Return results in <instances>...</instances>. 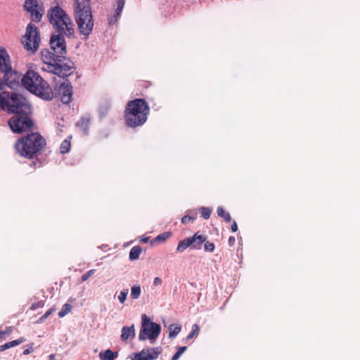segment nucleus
I'll use <instances>...</instances> for the list:
<instances>
[{"label": "nucleus", "mask_w": 360, "mask_h": 360, "mask_svg": "<svg viewBox=\"0 0 360 360\" xmlns=\"http://www.w3.org/2000/svg\"><path fill=\"white\" fill-rule=\"evenodd\" d=\"M187 347L186 346L179 347H178L177 353L180 355H181L186 350Z\"/></svg>", "instance_id": "nucleus-43"}, {"label": "nucleus", "mask_w": 360, "mask_h": 360, "mask_svg": "<svg viewBox=\"0 0 360 360\" xmlns=\"http://www.w3.org/2000/svg\"><path fill=\"white\" fill-rule=\"evenodd\" d=\"M171 236H172V233L171 232H168V231L167 232H164V233L158 235V236H156L154 240L165 242L167 239H169Z\"/></svg>", "instance_id": "nucleus-31"}, {"label": "nucleus", "mask_w": 360, "mask_h": 360, "mask_svg": "<svg viewBox=\"0 0 360 360\" xmlns=\"http://www.w3.org/2000/svg\"><path fill=\"white\" fill-rule=\"evenodd\" d=\"M95 271H96V270H94V269L88 271L87 272H86L85 274H84L82 275V276L81 278V281L82 282L87 281L95 273Z\"/></svg>", "instance_id": "nucleus-34"}, {"label": "nucleus", "mask_w": 360, "mask_h": 360, "mask_svg": "<svg viewBox=\"0 0 360 360\" xmlns=\"http://www.w3.org/2000/svg\"><path fill=\"white\" fill-rule=\"evenodd\" d=\"M54 311L53 308L48 310L38 320V323H42L46 319H47Z\"/></svg>", "instance_id": "nucleus-35"}, {"label": "nucleus", "mask_w": 360, "mask_h": 360, "mask_svg": "<svg viewBox=\"0 0 360 360\" xmlns=\"http://www.w3.org/2000/svg\"><path fill=\"white\" fill-rule=\"evenodd\" d=\"M70 141L65 139L60 144V153L65 154L70 150Z\"/></svg>", "instance_id": "nucleus-30"}, {"label": "nucleus", "mask_w": 360, "mask_h": 360, "mask_svg": "<svg viewBox=\"0 0 360 360\" xmlns=\"http://www.w3.org/2000/svg\"><path fill=\"white\" fill-rule=\"evenodd\" d=\"M39 43L40 36L39 29L32 23L28 24L25 35L22 39V44L25 49L34 53L39 49Z\"/></svg>", "instance_id": "nucleus-8"}, {"label": "nucleus", "mask_w": 360, "mask_h": 360, "mask_svg": "<svg viewBox=\"0 0 360 360\" xmlns=\"http://www.w3.org/2000/svg\"><path fill=\"white\" fill-rule=\"evenodd\" d=\"M191 242V248L193 249H200L201 245L204 243L207 239L205 235H200L198 233H195L192 237H189Z\"/></svg>", "instance_id": "nucleus-16"}, {"label": "nucleus", "mask_w": 360, "mask_h": 360, "mask_svg": "<svg viewBox=\"0 0 360 360\" xmlns=\"http://www.w3.org/2000/svg\"><path fill=\"white\" fill-rule=\"evenodd\" d=\"M162 283V280L159 277H155L153 281L154 285H159Z\"/></svg>", "instance_id": "nucleus-44"}, {"label": "nucleus", "mask_w": 360, "mask_h": 360, "mask_svg": "<svg viewBox=\"0 0 360 360\" xmlns=\"http://www.w3.org/2000/svg\"><path fill=\"white\" fill-rule=\"evenodd\" d=\"M4 335H5V333H4V331H0V339L3 338Z\"/></svg>", "instance_id": "nucleus-52"}, {"label": "nucleus", "mask_w": 360, "mask_h": 360, "mask_svg": "<svg viewBox=\"0 0 360 360\" xmlns=\"http://www.w3.org/2000/svg\"><path fill=\"white\" fill-rule=\"evenodd\" d=\"M13 332V328L12 327H8L6 328V330L4 331L5 333V335L11 334Z\"/></svg>", "instance_id": "nucleus-47"}, {"label": "nucleus", "mask_w": 360, "mask_h": 360, "mask_svg": "<svg viewBox=\"0 0 360 360\" xmlns=\"http://www.w3.org/2000/svg\"><path fill=\"white\" fill-rule=\"evenodd\" d=\"M38 7V4L35 0H25L24 4V8L28 13L32 11Z\"/></svg>", "instance_id": "nucleus-25"}, {"label": "nucleus", "mask_w": 360, "mask_h": 360, "mask_svg": "<svg viewBox=\"0 0 360 360\" xmlns=\"http://www.w3.org/2000/svg\"><path fill=\"white\" fill-rule=\"evenodd\" d=\"M236 242V239L233 236H230L229 238V243L230 245H233Z\"/></svg>", "instance_id": "nucleus-45"}, {"label": "nucleus", "mask_w": 360, "mask_h": 360, "mask_svg": "<svg viewBox=\"0 0 360 360\" xmlns=\"http://www.w3.org/2000/svg\"><path fill=\"white\" fill-rule=\"evenodd\" d=\"M109 105H105L104 106H101L99 108V113L101 117H104L109 109Z\"/></svg>", "instance_id": "nucleus-36"}, {"label": "nucleus", "mask_w": 360, "mask_h": 360, "mask_svg": "<svg viewBox=\"0 0 360 360\" xmlns=\"http://www.w3.org/2000/svg\"><path fill=\"white\" fill-rule=\"evenodd\" d=\"M89 0H75V20L79 32L87 38L91 33L94 27V20Z\"/></svg>", "instance_id": "nucleus-7"}, {"label": "nucleus", "mask_w": 360, "mask_h": 360, "mask_svg": "<svg viewBox=\"0 0 360 360\" xmlns=\"http://www.w3.org/2000/svg\"><path fill=\"white\" fill-rule=\"evenodd\" d=\"M25 340L23 338H20L18 340L6 342L4 345H2L0 346V352H3L7 349L12 347L17 346V345L21 344L22 342H25Z\"/></svg>", "instance_id": "nucleus-20"}, {"label": "nucleus", "mask_w": 360, "mask_h": 360, "mask_svg": "<svg viewBox=\"0 0 360 360\" xmlns=\"http://www.w3.org/2000/svg\"><path fill=\"white\" fill-rule=\"evenodd\" d=\"M47 18L56 33L63 34L68 38L75 36V25L67 12L58 5L51 7Z\"/></svg>", "instance_id": "nucleus-3"}, {"label": "nucleus", "mask_w": 360, "mask_h": 360, "mask_svg": "<svg viewBox=\"0 0 360 360\" xmlns=\"http://www.w3.org/2000/svg\"><path fill=\"white\" fill-rule=\"evenodd\" d=\"M127 295V294H120V295L117 296V299L119 300V301H120L121 303H124V302L126 300Z\"/></svg>", "instance_id": "nucleus-39"}, {"label": "nucleus", "mask_w": 360, "mask_h": 360, "mask_svg": "<svg viewBox=\"0 0 360 360\" xmlns=\"http://www.w3.org/2000/svg\"><path fill=\"white\" fill-rule=\"evenodd\" d=\"M191 242H192V240H190L189 237L181 240L178 243V245L176 248V251L179 252H182L186 249H187L188 247L191 248Z\"/></svg>", "instance_id": "nucleus-22"}, {"label": "nucleus", "mask_w": 360, "mask_h": 360, "mask_svg": "<svg viewBox=\"0 0 360 360\" xmlns=\"http://www.w3.org/2000/svg\"><path fill=\"white\" fill-rule=\"evenodd\" d=\"M33 352H34V348L32 347H30L29 348H27L23 351V354L28 355Z\"/></svg>", "instance_id": "nucleus-41"}, {"label": "nucleus", "mask_w": 360, "mask_h": 360, "mask_svg": "<svg viewBox=\"0 0 360 360\" xmlns=\"http://www.w3.org/2000/svg\"><path fill=\"white\" fill-rule=\"evenodd\" d=\"M29 13L30 14V17L32 21L39 22L41 20L43 12L42 10L39 8V6L34 10H32V11Z\"/></svg>", "instance_id": "nucleus-21"}, {"label": "nucleus", "mask_w": 360, "mask_h": 360, "mask_svg": "<svg viewBox=\"0 0 360 360\" xmlns=\"http://www.w3.org/2000/svg\"><path fill=\"white\" fill-rule=\"evenodd\" d=\"M1 109L8 113L14 114L8 120V126L13 132L21 134L34 126L29 116L32 112L31 106L22 96L19 95L13 99V102H9Z\"/></svg>", "instance_id": "nucleus-1"}, {"label": "nucleus", "mask_w": 360, "mask_h": 360, "mask_svg": "<svg viewBox=\"0 0 360 360\" xmlns=\"http://www.w3.org/2000/svg\"><path fill=\"white\" fill-rule=\"evenodd\" d=\"M41 60L44 63L43 70L56 75L60 77H66L70 75L75 67L73 62L67 60L63 62V60L56 57V53L51 50L43 49L41 51Z\"/></svg>", "instance_id": "nucleus-4"}, {"label": "nucleus", "mask_w": 360, "mask_h": 360, "mask_svg": "<svg viewBox=\"0 0 360 360\" xmlns=\"http://www.w3.org/2000/svg\"><path fill=\"white\" fill-rule=\"evenodd\" d=\"M180 356H181V355H180V354H179L177 352H176V353L173 355V356H172V360H178V359H179Z\"/></svg>", "instance_id": "nucleus-48"}, {"label": "nucleus", "mask_w": 360, "mask_h": 360, "mask_svg": "<svg viewBox=\"0 0 360 360\" xmlns=\"http://www.w3.org/2000/svg\"><path fill=\"white\" fill-rule=\"evenodd\" d=\"M149 106L144 99L136 98L129 101L125 110L126 124L130 127L143 125L147 120Z\"/></svg>", "instance_id": "nucleus-6"}, {"label": "nucleus", "mask_w": 360, "mask_h": 360, "mask_svg": "<svg viewBox=\"0 0 360 360\" xmlns=\"http://www.w3.org/2000/svg\"><path fill=\"white\" fill-rule=\"evenodd\" d=\"M125 4V0H116V10L114 15L115 20L117 21L121 15Z\"/></svg>", "instance_id": "nucleus-23"}, {"label": "nucleus", "mask_w": 360, "mask_h": 360, "mask_svg": "<svg viewBox=\"0 0 360 360\" xmlns=\"http://www.w3.org/2000/svg\"><path fill=\"white\" fill-rule=\"evenodd\" d=\"M135 336V330L134 325L131 326H124L122 328L121 339L127 341L129 338H133Z\"/></svg>", "instance_id": "nucleus-17"}, {"label": "nucleus", "mask_w": 360, "mask_h": 360, "mask_svg": "<svg viewBox=\"0 0 360 360\" xmlns=\"http://www.w3.org/2000/svg\"><path fill=\"white\" fill-rule=\"evenodd\" d=\"M141 289L139 285H134L131 288V292H141Z\"/></svg>", "instance_id": "nucleus-40"}, {"label": "nucleus", "mask_w": 360, "mask_h": 360, "mask_svg": "<svg viewBox=\"0 0 360 360\" xmlns=\"http://www.w3.org/2000/svg\"><path fill=\"white\" fill-rule=\"evenodd\" d=\"M195 220V218L193 217H191L189 215H186L184 217H182L181 219V222L182 224H187L190 221H193Z\"/></svg>", "instance_id": "nucleus-37"}, {"label": "nucleus", "mask_w": 360, "mask_h": 360, "mask_svg": "<svg viewBox=\"0 0 360 360\" xmlns=\"http://www.w3.org/2000/svg\"><path fill=\"white\" fill-rule=\"evenodd\" d=\"M4 88V84L0 79V108H2L9 102H13V99L20 95L15 93L3 91Z\"/></svg>", "instance_id": "nucleus-14"}, {"label": "nucleus", "mask_w": 360, "mask_h": 360, "mask_svg": "<svg viewBox=\"0 0 360 360\" xmlns=\"http://www.w3.org/2000/svg\"><path fill=\"white\" fill-rule=\"evenodd\" d=\"M133 299H137L140 294H131Z\"/></svg>", "instance_id": "nucleus-50"}, {"label": "nucleus", "mask_w": 360, "mask_h": 360, "mask_svg": "<svg viewBox=\"0 0 360 360\" xmlns=\"http://www.w3.org/2000/svg\"><path fill=\"white\" fill-rule=\"evenodd\" d=\"M217 214L224 218V220L226 221V222H231V215L229 212H226L224 208L222 207H219L217 208Z\"/></svg>", "instance_id": "nucleus-27"}, {"label": "nucleus", "mask_w": 360, "mask_h": 360, "mask_svg": "<svg viewBox=\"0 0 360 360\" xmlns=\"http://www.w3.org/2000/svg\"><path fill=\"white\" fill-rule=\"evenodd\" d=\"M181 327L179 325H170L169 326V338L176 337L181 331Z\"/></svg>", "instance_id": "nucleus-26"}, {"label": "nucleus", "mask_w": 360, "mask_h": 360, "mask_svg": "<svg viewBox=\"0 0 360 360\" xmlns=\"http://www.w3.org/2000/svg\"><path fill=\"white\" fill-rule=\"evenodd\" d=\"M148 240H149V238H143L141 239V241L143 243H147L148 241Z\"/></svg>", "instance_id": "nucleus-51"}, {"label": "nucleus", "mask_w": 360, "mask_h": 360, "mask_svg": "<svg viewBox=\"0 0 360 360\" xmlns=\"http://www.w3.org/2000/svg\"><path fill=\"white\" fill-rule=\"evenodd\" d=\"M200 333V327L197 324H193L192 326V330L186 337V340L192 339L194 336H197Z\"/></svg>", "instance_id": "nucleus-28"}, {"label": "nucleus", "mask_w": 360, "mask_h": 360, "mask_svg": "<svg viewBox=\"0 0 360 360\" xmlns=\"http://www.w3.org/2000/svg\"><path fill=\"white\" fill-rule=\"evenodd\" d=\"M187 347L186 346L179 347H178L177 353L180 355H181L186 350Z\"/></svg>", "instance_id": "nucleus-42"}, {"label": "nucleus", "mask_w": 360, "mask_h": 360, "mask_svg": "<svg viewBox=\"0 0 360 360\" xmlns=\"http://www.w3.org/2000/svg\"><path fill=\"white\" fill-rule=\"evenodd\" d=\"M215 248V245L213 243L210 241L205 242L204 249L206 252H213Z\"/></svg>", "instance_id": "nucleus-33"}, {"label": "nucleus", "mask_w": 360, "mask_h": 360, "mask_svg": "<svg viewBox=\"0 0 360 360\" xmlns=\"http://www.w3.org/2000/svg\"><path fill=\"white\" fill-rule=\"evenodd\" d=\"M238 230L237 224L234 221L231 225V231L236 232Z\"/></svg>", "instance_id": "nucleus-46"}, {"label": "nucleus", "mask_w": 360, "mask_h": 360, "mask_svg": "<svg viewBox=\"0 0 360 360\" xmlns=\"http://www.w3.org/2000/svg\"><path fill=\"white\" fill-rule=\"evenodd\" d=\"M49 360H56V356L54 354H51L49 356Z\"/></svg>", "instance_id": "nucleus-49"}, {"label": "nucleus", "mask_w": 360, "mask_h": 360, "mask_svg": "<svg viewBox=\"0 0 360 360\" xmlns=\"http://www.w3.org/2000/svg\"><path fill=\"white\" fill-rule=\"evenodd\" d=\"M11 61L9 54L6 49L0 46V72L11 70Z\"/></svg>", "instance_id": "nucleus-15"}, {"label": "nucleus", "mask_w": 360, "mask_h": 360, "mask_svg": "<svg viewBox=\"0 0 360 360\" xmlns=\"http://www.w3.org/2000/svg\"><path fill=\"white\" fill-rule=\"evenodd\" d=\"M5 84L10 89H15L22 85L21 79L22 78L21 74L16 70H13L12 66L11 70L4 71Z\"/></svg>", "instance_id": "nucleus-11"}, {"label": "nucleus", "mask_w": 360, "mask_h": 360, "mask_svg": "<svg viewBox=\"0 0 360 360\" xmlns=\"http://www.w3.org/2000/svg\"><path fill=\"white\" fill-rule=\"evenodd\" d=\"M44 306V302L41 301V302H35V303H33L32 304V307H31V309H37L39 307H42Z\"/></svg>", "instance_id": "nucleus-38"}, {"label": "nucleus", "mask_w": 360, "mask_h": 360, "mask_svg": "<svg viewBox=\"0 0 360 360\" xmlns=\"http://www.w3.org/2000/svg\"><path fill=\"white\" fill-rule=\"evenodd\" d=\"M46 144L45 139L39 133L32 132L19 139L15 143V148L20 156L31 159L39 154Z\"/></svg>", "instance_id": "nucleus-2"}, {"label": "nucleus", "mask_w": 360, "mask_h": 360, "mask_svg": "<svg viewBox=\"0 0 360 360\" xmlns=\"http://www.w3.org/2000/svg\"><path fill=\"white\" fill-rule=\"evenodd\" d=\"M58 94L60 96L61 101L68 104L72 100V86L70 82H63L58 88Z\"/></svg>", "instance_id": "nucleus-13"}, {"label": "nucleus", "mask_w": 360, "mask_h": 360, "mask_svg": "<svg viewBox=\"0 0 360 360\" xmlns=\"http://www.w3.org/2000/svg\"><path fill=\"white\" fill-rule=\"evenodd\" d=\"M161 350L159 347H152L142 349L140 352L134 353L132 360H155L160 355Z\"/></svg>", "instance_id": "nucleus-12"}, {"label": "nucleus", "mask_w": 360, "mask_h": 360, "mask_svg": "<svg viewBox=\"0 0 360 360\" xmlns=\"http://www.w3.org/2000/svg\"><path fill=\"white\" fill-rule=\"evenodd\" d=\"M141 328L139 335V340H145L147 338L156 339L160 333L161 327L159 324L150 322L146 314L141 316Z\"/></svg>", "instance_id": "nucleus-9"}, {"label": "nucleus", "mask_w": 360, "mask_h": 360, "mask_svg": "<svg viewBox=\"0 0 360 360\" xmlns=\"http://www.w3.org/2000/svg\"><path fill=\"white\" fill-rule=\"evenodd\" d=\"M90 122L91 120L89 117H82L80 120L77 122V126L82 129L85 134H88Z\"/></svg>", "instance_id": "nucleus-18"}, {"label": "nucleus", "mask_w": 360, "mask_h": 360, "mask_svg": "<svg viewBox=\"0 0 360 360\" xmlns=\"http://www.w3.org/2000/svg\"><path fill=\"white\" fill-rule=\"evenodd\" d=\"M117 356V352H113L110 349H107L104 353L100 354V357L103 360H114Z\"/></svg>", "instance_id": "nucleus-24"}, {"label": "nucleus", "mask_w": 360, "mask_h": 360, "mask_svg": "<svg viewBox=\"0 0 360 360\" xmlns=\"http://www.w3.org/2000/svg\"><path fill=\"white\" fill-rule=\"evenodd\" d=\"M22 85L31 93L50 101L53 97L52 89L48 83L36 72L29 70L21 79Z\"/></svg>", "instance_id": "nucleus-5"}, {"label": "nucleus", "mask_w": 360, "mask_h": 360, "mask_svg": "<svg viewBox=\"0 0 360 360\" xmlns=\"http://www.w3.org/2000/svg\"><path fill=\"white\" fill-rule=\"evenodd\" d=\"M141 252H142V248L140 246H139V245L134 246L130 250V252H129V260L134 261V260L138 259Z\"/></svg>", "instance_id": "nucleus-19"}, {"label": "nucleus", "mask_w": 360, "mask_h": 360, "mask_svg": "<svg viewBox=\"0 0 360 360\" xmlns=\"http://www.w3.org/2000/svg\"><path fill=\"white\" fill-rule=\"evenodd\" d=\"M65 37L63 34L56 33L53 34L50 39V49L56 53V57L65 60L66 55V44L65 41Z\"/></svg>", "instance_id": "nucleus-10"}, {"label": "nucleus", "mask_w": 360, "mask_h": 360, "mask_svg": "<svg viewBox=\"0 0 360 360\" xmlns=\"http://www.w3.org/2000/svg\"><path fill=\"white\" fill-rule=\"evenodd\" d=\"M72 309L71 304L66 303L65 304L61 310L58 313V316L60 318L64 317L66 314H68Z\"/></svg>", "instance_id": "nucleus-29"}, {"label": "nucleus", "mask_w": 360, "mask_h": 360, "mask_svg": "<svg viewBox=\"0 0 360 360\" xmlns=\"http://www.w3.org/2000/svg\"><path fill=\"white\" fill-rule=\"evenodd\" d=\"M200 214H201L202 217L205 219H207L210 218L211 212H212V210L210 208L205 207H200Z\"/></svg>", "instance_id": "nucleus-32"}]
</instances>
